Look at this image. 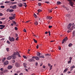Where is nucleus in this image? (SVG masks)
Returning a JSON list of instances; mask_svg holds the SVG:
<instances>
[{
	"mask_svg": "<svg viewBox=\"0 0 75 75\" xmlns=\"http://www.w3.org/2000/svg\"><path fill=\"white\" fill-rule=\"evenodd\" d=\"M18 57H21V56L19 54H19H18Z\"/></svg>",
	"mask_w": 75,
	"mask_h": 75,
	"instance_id": "62",
	"label": "nucleus"
},
{
	"mask_svg": "<svg viewBox=\"0 0 75 75\" xmlns=\"http://www.w3.org/2000/svg\"><path fill=\"white\" fill-rule=\"evenodd\" d=\"M72 44L70 43L69 45V47H71V46H72Z\"/></svg>",
	"mask_w": 75,
	"mask_h": 75,
	"instance_id": "30",
	"label": "nucleus"
},
{
	"mask_svg": "<svg viewBox=\"0 0 75 75\" xmlns=\"http://www.w3.org/2000/svg\"><path fill=\"white\" fill-rule=\"evenodd\" d=\"M38 13H40V12L42 11V10L40 9H39L38 10Z\"/></svg>",
	"mask_w": 75,
	"mask_h": 75,
	"instance_id": "23",
	"label": "nucleus"
},
{
	"mask_svg": "<svg viewBox=\"0 0 75 75\" xmlns=\"http://www.w3.org/2000/svg\"><path fill=\"white\" fill-rule=\"evenodd\" d=\"M69 59H70V61H71L72 60V57H69Z\"/></svg>",
	"mask_w": 75,
	"mask_h": 75,
	"instance_id": "47",
	"label": "nucleus"
},
{
	"mask_svg": "<svg viewBox=\"0 0 75 75\" xmlns=\"http://www.w3.org/2000/svg\"><path fill=\"white\" fill-rule=\"evenodd\" d=\"M67 40H66L64 38V39L63 40V41H64V42L66 41Z\"/></svg>",
	"mask_w": 75,
	"mask_h": 75,
	"instance_id": "46",
	"label": "nucleus"
},
{
	"mask_svg": "<svg viewBox=\"0 0 75 75\" xmlns=\"http://www.w3.org/2000/svg\"><path fill=\"white\" fill-rule=\"evenodd\" d=\"M12 57H13L12 59H16V58H17V57H16V56L14 55H12Z\"/></svg>",
	"mask_w": 75,
	"mask_h": 75,
	"instance_id": "11",
	"label": "nucleus"
},
{
	"mask_svg": "<svg viewBox=\"0 0 75 75\" xmlns=\"http://www.w3.org/2000/svg\"><path fill=\"white\" fill-rule=\"evenodd\" d=\"M35 59H36V60H37V61H38L40 60V58L38 56H36L35 57Z\"/></svg>",
	"mask_w": 75,
	"mask_h": 75,
	"instance_id": "13",
	"label": "nucleus"
},
{
	"mask_svg": "<svg viewBox=\"0 0 75 75\" xmlns=\"http://www.w3.org/2000/svg\"><path fill=\"white\" fill-rule=\"evenodd\" d=\"M18 28H17V27H15V30H17Z\"/></svg>",
	"mask_w": 75,
	"mask_h": 75,
	"instance_id": "42",
	"label": "nucleus"
},
{
	"mask_svg": "<svg viewBox=\"0 0 75 75\" xmlns=\"http://www.w3.org/2000/svg\"><path fill=\"white\" fill-rule=\"evenodd\" d=\"M72 25V24L71 23H69L68 26V28L69 30H72L74 28H71V27Z\"/></svg>",
	"mask_w": 75,
	"mask_h": 75,
	"instance_id": "2",
	"label": "nucleus"
},
{
	"mask_svg": "<svg viewBox=\"0 0 75 75\" xmlns=\"http://www.w3.org/2000/svg\"><path fill=\"white\" fill-rule=\"evenodd\" d=\"M49 20H51V19H52V17H51L50 16H49Z\"/></svg>",
	"mask_w": 75,
	"mask_h": 75,
	"instance_id": "49",
	"label": "nucleus"
},
{
	"mask_svg": "<svg viewBox=\"0 0 75 75\" xmlns=\"http://www.w3.org/2000/svg\"><path fill=\"white\" fill-rule=\"evenodd\" d=\"M65 8V9H66L67 10H69V9L67 8L66 7Z\"/></svg>",
	"mask_w": 75,
	"mask_h": 75,
	"instance_id": "45",
	"label": "nucleus"
},
{
	"mask_svg": "<svg viewBox=\"0 0 75 75\" xmlns=\"http://www.w3.org/2000/svg\"><path fill=\"white\" fill-rule=\"evenodd\" d=\"M14 10L13 9H11L9 11L10 12H13Z\"/></svg>",
	"mask_w": 75,
	"mask_h": 75,
	"instance_id": "31",
	"label": "nucleus"
},
{
	"mask_svg": "<svg viewBox=\"0 0 75 75\" xmlns=\"http://www.w3.org/2000/svg\"><path fill=\"white\" fill-rule=\"evenodd\" d=\"M11 17H9V18L10 20H13L15 18L14 17H15V16L16 15L15 14H11Z\"/></svg>",
	"mask_w": 75,
	"mask_h": 75,
	"instance_id": "1",
	"label": "nucleus"
},
{
	"mask_svg": "<svg viewBox=\"0 0 75 75\" xmlns=\"http://www.w3.org/2000/svg\"><path fill=\"white\" fill-rule=\"evenodd\" d=\"M38 4V6H41V4L40 3H39Z\"/></svg>",
	"mask_w": 75,
	"mask_h": 75,
	"instance_id": "44",
	"label": "nucleus"
},
{
	"mask_svg": "<svg viewBox=\"0 0 75 75\" xmlns=\"http://www.w3.org/2000/svg\"><path fill=\"white\" fill-rule=\"evenodd\" d=\"M16 22L14 21H13L12 23L11 24V25H16Z\"/></svg>",
	"mask_w": 75,
	"mask_h": 75,
	"instance_id": "12",
	"label": "nucleus"
},
{
	"mask_svg": "<svg viewBox=\"0 0 75 75\" xmlns=\"http://www.w3.org/2000/svg\"><path fill=\"white\" fill-rule=\"evenodd\" d=\"M40 54H40V52H38L37 53V56H38V57H39L40 56Z\"/></svg>",
	"mask_w": 75,
	"mask_h": 75,
	"instance_id": "17",
	"label": "nucleus"
},
{
	"mask_svg": "<svg viewBox=\"0 0 75 75\" xmlns=\"http://www.w3.org/2000/svg\"><path fill=\"white\" fill-rule=\"evenodd\" d=\"M28 61L29 62H33V61H35V60L34 59H28Z\"/></svg>",
	"mask_w": 75,
	"mask_h": 75,
	"instance_id": "8",
	"label": "nucleus"
},
{
	"mask_svg": "<svg viewBox=\"0 0 75 75\" xmlns=\"http://www.w3.org/2000/svg\"><path fill=\"white\" fill-rule=\"evenodd\" d=\"M0 4L1 5H3V3H0Z\"/></svg>",
	"mask_w": 75,
	"mask_h": 75,
	"instance_id": "63",
	"label": "nucleus"
},
{
	"mask_svg": "<svg viewBox=\"0 0 75 75\" xmlns=\"http://www.w3.org/2000/svg\"><path fill=\"white\" fill-rule=\"evenodd\" d=\"M20 71H16V73H20Z\"/></svg>",
	"mask_w": 75,
	"mask_h": 75,
	"instance_id": "61",
	"label": "nucleus"
},
{
	"mask_svg": "<svg viewBox=\"0 0 75 75\" xmlns=\"http://www.w3.org/2000/svg\"><path fill=\"white\" fill-rule=\"evenodd\" d=\"M35 64L36 66H37V65H38V63L36 62Z\"/></svg>",
	"mask_w": 75,
	"mask_h": 75,
	"instance_id": "56",
	"label": "nucleus"
},
{
	"mask_svg": "<svg viewBox=\"0 0 75 75\" xmlns=\"http://www.w3.org/2000/svg\"><path fill=\"white\" fill-rule=\"evenodd\" d=\"M23 31L24 32H25V33H26V32H27V31L26 30V29H24L23 30Z\"/></svg>",
	"mask_w": 75,
	"mask_h": 75,
	"instance_id": "36",
	"label": "nucleus"
},
{
	"mask_svg": "<svg viewBox=\"0 0 75 75\" xmlns=\"http://www.w3.org/2000/svg\"><path fill=\"white\" fill-rule=\"evenodd\" d=\"M23 64L24 67H25V68H26V65H27V64L26 63H24Z\"/></svg>",
	"mask_w": 75,
	"mask_h": 75,
	"instance_id": "19",
	"label": "nucleus"
},
{
	"mask_svg": "<svg viewBox=\"0 0 75 75\" xmlns=\"http://www.w3.org/2000/svg\"><path fill=\"white\" fill-rule=\"evenodd\" d=\"M0 27H2V28H4L5 27V26L3 25H0Z\"/></svg>",
	"mask_w": 75,
	"mask_h": 75,
	"instance_id": "18",
	"label": "nucleus"
},
{
	"mask_svg": "<svg viewBox=\"0 0 75 75\" xmlns=\"http://www.w3.org/2000/svg\"><path fill=\"white\" fill-rule=\"evenodd\" d=\"M51 27H52V26H49V28H51Z\"/></svg>",
	"mask_w": 75,
	"mask_h": 75,
	"instance_id": "58",
	"label": "nucleus"
},
{
	"mask_svg": "<svg viewBox=\"0 0 75 75\" xmlns=\"http://www.w3.org/2000/svg\"><path fill=\"white\" fill-rule=\"evenodd\" d=\"M75 67L74 65L72 67H70V68H71V69H73V68H75Z\"/></svg>",
	"mask_w": 75,
	"mask_h": 75,
	"instance_id": "33",
	"label": "nucleus"
},
{
	"mask_svg": "<svg viewBox=\"0 0 75 75\" xmlns=\"http://www.w3.org/2000/svg\"><path fill=\"white\" fill-rule=\"evenodd\" d=\"M33 40L34 42H35V43H37V41L36 40H35V39H33Z\"/></svg>",
	"mask_w": 75,
	"mask_h": 75,
	"instance_id": "28",
	"label": "nucleus"
},
{
	"mask_svg": "<svg viewBox=\"0 0 75 75\" xmlns=\"http://www.w3.org/2000/svg\"><path fill=\"white\" fill-rule=\"evenodd\" d=\"M34 17L35 18H37V15H36V14H35V13H34Z\"/></svg>",
	"mask_w": 75,
	"mask_h": 75,
	"instance_id": "40",
	"label": "nucleus"
},
{
	"mask_svg": "<svg viewBox=\"0 0 75 75\" xmlns=\"http://www.w3.org/2000/svg\"><path fill=\"white\" fill-rule=\"evenodd\" d=\"M24 4L23 6H25V7H27V4H26V3L25 2H24L23 3Z\"/></svg>",
	"mask_w": 75,
	"mask_h": 75,
	"instance_id": "21",
	"label": "nucleus"
},
{
	"mask_svg": "<svg viewBox=\"0 0 75 75\" xmlns=\"http://www.w3.org/2000/svg\"><path fill=\"white\" fill-rule=\"evenodd\" d=\"M16 67H20V65L19 64L17 63H16Z\"/></svg>",
	"mask_w": 75,
	"mask_h": 75,
	"instance_id": "10",
	"label": "nucleus"
},
{
	"mask_svg": "<svg viewBox=\"0 0 75 75\" xmlns=\"http://www.w3.org/2000/svg\"><path fill=\"white\" fill-rule=\"evenodd\" d=\"M9 40L11 42H12V41H14V38L13 37H12L11 38V37H10L9 38Z\"/></svg>",
	"mask_w": 75,
	"mask_h": 75,
	"instance_id": "4",
	"label": "nucleus"
},
{
	"mask_svg": "<svg viewBox=\"0 0 75 75\" xmlns=\"http://www.w3.org/2000/svg\"><path fill=\"white\" fill-rule=\"evenodd\" d=\"M51 55V54H45V56H46V57L47 56H50Z\"/></svg>",
	"mask_w": 75,
	"mask_h": 75,
	"instance_id": "25",
	"label": "nucleus"
},
{
	"mask_svg": "<svg viewBox=\"0 0 75 75\" xmlns=\"http://www.w3.org/2000/svg\"><path fill=\"white\" fill-rule=\"evenodd\" d=\"M52 65H51L50 67V70H51V69H52Z\"/></svg>",
	"mask_w": 75,
	"mask_h": 75,
	"instance_id": "37",
	"label": "nucleus"
},
{
	"mask_svg": "<svg viewBox=\"0 0 75 75\" xmlns=\"http://www.w3.org/2000/svg\"><path fill=\"white\" fill-rule=\"evenodd\" d=\"M35 57H35V56L33 57H32V58L33 59H35Z\"/></svg>",
	"mask_w": 75,
	"mask_h": 75,
	"instance_id": "52",
	"label": "nucleus"
},
{
	"mask_svg": "<svg viewBox=\"0 0 75 75\" xmlns=\"http://www.w3.org/2000/svg\"><path fill=\"white\" fill-rule=\"evenodd\" d=\"M18 54H19V52H14L13 55H17Z\"/></svg>",
	"mask_w": 75,
	"mask_h": 75,
	"instance_id": "9",
	"label": "nucleus"
},
{
	"mask_svg": "<svg viewBox=\"0 0 75 75\" xmlns=\"http://www.w3.org/2000/svg\"><path fill=\"white\" fill-rule=\"evenodd\" d=\"M23 57L25 58V59H27V57L25 56H23Z\"/></svg>",
	"mask_w": 75,
	"mask_h": 75,
	"instance_id": "39",
	"label": "nucleus"
},
{
	"mask_svg": "<svg viewBox=\"0 0 75 75\" xmlns=\"http://www.w3.org/2000/svg\"><path fill=\"white\" fill-rule=\"evenodd\" d=\"M60 4H61V2L58 1L57 2V4L58 5H59Z\"/></svg>",
	"mask_w": 75,
	"mask_h": 75,
	"instance_id": "20",
	"label": "nucleus"
},
{
	"mask_svg": "<svg viewBox=\"0 0 75 75\" xmlns=\"http://www.w3.org/2000/svg\"><path fill=\"white\" fill-rule=\"evenodd\" d=\"M6 50L8 52H9V48H6Z\"/></svg>",
	"mask_w": 75,
	"mask_h": 75,
	"instance_id": "32",
	"label": "nucleus"
},
{
	"mask_svg": "<svg viewBox=\"0 0 75 75\" xmlns=\"http://www.w3.org/2000/svg\"><path fill=\"white\" fill-rule=\"evenodd\" d=\"M9 10H10V9H9V8H8V9L7 10H6V11L7 12H8V11H9Z\"/></svg>",
	"mask_w": 75,
	"mask_h": 75,
	"instance_id": "55",
	"label": "nucleus"
},
{
	"mask_svg": "<svg viewBox=\"0 0 75 75\" xmlns=\"http://www.w3.org/2000/svg\"><path fill=\"white\" fill-rule=\"evenodd\" d=\"M16 7H17V5H15L12 6V8L13 9H15V8H16Z\"/></svg>",
	"mask_w": 75,
	"mask_h": 75,
	"instance_id": "14",
	"label": "nucleus"
},
{
	"mask_svg": "<svg viewBox=\"0 0 75 75\" xmlns=\"http://www.w3.org/2000/svg\"><path fill=\"white\" fill-rule=\"evenodd\" d=\"M68 71V69H66L64 71V72H67Z\"/></svg>",
	"mask_w": 75,
	"mask_h": 75,
	"instance_id": "26",
	"label": "nucleus"
},
{
	"mask_svg": "<svg viewBox=\"0 0 75 75\" xmlns=\"http://www.w3.org/2000/svg\"><path fill=\"white\" fill-rule=\"evenodd\" d=\"M66 17H68V18H70L71 17V15L69 14H67L66 15Z\"/></svg>",
	"mask_w": 75,
	"mask_h": 75,
	"instance_id": "16",
	"label": "nucleus"
},
{
	"mask_svg": "<svg viewBox=\"0 0 75 75\" xmlns=\"http://www.w3.org/2000/svg\"><path fill=\"white\" fill-rule=\"evenodd\" d=\"M12 56H10L7 57L6 59L7 60H10V59H11V58H12Z\"/></svg>",
	"mask_w": 75,
	"mask_h": 75,
	"instance_id": "6",
	"label": "nucleus"
},
{
	"mask_svg": "<svg viewBox=\"0 0 75 75\" xmlns=\"http://www.w3.org/2000/svg\"><path fill=\"white\" fill-rule=\"evenodd\" d=\"M6 42L7 44H10V42L8 40Z\"/></svg>",
	"mask_w": 75,
	"mask_h": 75,
	"instance_id": "35",
	"label": "nucleus"
},
{
	"mask_svg": "<svg viewBox=\"0 0 75 75\" xmlns=\"http://www.w3.org/2000/svg\"><path fill=\"white\" fill-rule=\"evenodd\" d=\"M23 6V4L21 3L19 4V7H22Z\"/></svg>",
	"mask_w": 75,
	"mask_h": 75,
	"instance_id": "24",
	"label": "nucleus"
},
{
	"mask_svg": "<svg viewBox=\"0 0 75 75\" xmlns=\"http://www.w3.org/2000/svg\"><path fill=\"white\" fill-rule=\"evenodd\" d=\"M8 72V71L7 70H4V71H1V75H2L3 74H4V72Z\"/></svg>",
	"mask_w": 75,
	"mask_h": 75,
	"instance_id": "3",
	"label": "nucleus"
},
{
	"mask_svg": "<svg viewBox=\"0 0 75 75\" xmlns=\"http://www.w3.org/2000/svg\"><path fill=\"white\" fill-rule=\"evenodd\" d=\"M48 67H50V66H51V64H50V63H48Z\"/></svg>",
	"mask_w": 75,
	"mask_h": 75,
	"instance_id": "53",
	"label": "nucleus"
},
{
	"mask_svg": "<svg viewBox=\"0 0 75 75\" xmlns=\"http://www.w3.org/2000/svg\"><path fill=\"white\" fill-rule=\"evenodd\" d=\"M12 68H13V67L12 66L9 65L8 66L7 69H12Z\"/></svg>",
	"mask_w": 75,
	"mask_h": 75,
	"instance_id": "7",
	"label": "nucleus"
},
{
	"mask_svg": "<svg viewBox=\"0 0 75 75\" xmlns=\"http://www.w3.org/2000/svg\"><path fill=\"white\" fill-rule=\"evenodd\" d=\"M48 11H49V12H50V13H51V12H52V11H51V10H49Z\"/></svg>",
	"mask_w": 75,
	"mask_h": 75,
	"instance_id": "50",
	"label": "nucleus"
},
{
	"mask_svg": "<svg viewBox=\"0 0 75 75\" xmlns=\"http://www.w3.org/2000/svg\"><path fill=\"white\" fill-rule=\"evenodd\" d=\"M0 70L1 71H4V69L3 68H1L0 69Z\"/></svg>",
	"mask_w": 75,
	"mask_h": 75,
	"instance_id": "38",
	"label": "nucleus"
},
{
	"mask_svg": "<svg viewBox=\"0 0 75 75\" xmlns=\"http://www.w3.org/2000/svg\"><path fill=\"white\" fill-rule=\"evenodd\" d=\"M38 22L37 21H35V22L34 23V24L35 25H38Z\"/></svg>",
	"mask_w": 75,
	"mask_h": 75,
	"instance_id": "15",
	"label": "nucleus"
},
{
	"mask_svg": "<svg viewBox=\"0 0 75 75\" xmlns=\"http://www.w3.org/2000/svg\"><path fill=\"white\" fill-rule=\"evenodd\" d=\"M16 3H17V2H13L12 3V4H16Z\"/></svg>",
	"mask_w": 75,
	"mask_h": 75,
	"instance_id": "48",
	"label": "nucleus"
},
{
	"mask_svg": "<svg viewBox=\"0 0 75 75\" xmlns=\"http://www.w3.org/2000/svg\"><path fill=\"white\" fill-rule=\"evenodd\" d=\"M5 7V6H1V8H4Z\"/></svg>",
	"mask_w": 75,
	"mask_h": 75,
	"instance_id": "34",
	"label": "nucleus"
},
{
	"mask_svg": "<svg viewBox=\"0 0 75 75\" xmlns=\"http://www.w3.org/2000/svg\"><path fill=\"white\" fill-rule=\"evenodd\" d=\"M71 61L70 60L68 62V63L69 64H71Z\"/></svg>",
	"mask_w": 75,
	"mask_h": 75,
	"instance_id": "41",
	"label": "nucleus"
},
{
	"mask_svg": "<svg viewBox=\"0 0 75 75\" xmlns=\"http://www.w3.org/2000/svg\"><path fill=\"white\" fill-rule=\"evenodd\" d=\"M18 40V37H17L16 38V40Z\"/></svg>",
	"mask_w": 75,
	"mask_h": 75,
	"instance_id": "57",
	"label": "nucleus"
},
{
	"mask_svg": "<svg viewBox=\"0 0 75 75\" xmlns=\"http://www.w3.org/2000/svg\"><path fill=\"white\" fill-rule=\"evenodd\" d=\"M6 58L5 57L3 58L2 60V61H3V62H4V61L5 60H6Z\"/></svg>",
	"mask_w": 75,
	"mask_h": 75,
	"instance_id": "22",
	"label": "nucleus"
},
{
	"mask_svg": "<svg viewBox=\"0 0 75 75\" xmlns=\"http://www.w3.org/2000/svg\"><path fill=\"white\" fill-rule=\"evenodd\" d=\"M64 39H66V41H67V40H68V38L67 37H66Z\"/></svg>",
	"mask_w": 75,
	"mask_h": 75,
	"instance_id": "51",
	"label": "nucleus"
},
{
	"mask_svg": "<svg viewBox=\"0 0 75 75\" xmlns=\"http://www.w3.org/2000/svg\"><path fill=\"white\" fill-rule=\"evenodd\" d=\"M45 3H47V4H49L50 3V2L49 1H47L45 2Z\"/></svg>",
	"mask_w": 75,
	"mask_h": 75,
	"instance_id": "43",
	"label": "nucleus"
},
{
	"mask_svg": "<svg viewBox=\"0 0 75 75\" xmlns=\"http://www.w3.org/2000/svg\"><path fill=\"white\" fill-rule=\"evenodd\" d=\"M75 27V24L73 23L72 24V28H74V27Z\"/></svg>",
	"mask_w": 75,
	"mask_h": 75,
	"instance_id": "27",
	"label": "nucleus"
},
{
	"mask_svg": "<svg viewBox=\"0 0 75 75\" xmlns=\"http://www.w3.org/2000/svg\"><path fill=\"white\" fill-rule=\"evenodd\" d=\"M42 58H44L45 57H44V56H42Z\"/></svg>",
	"mask_w": 75,
	"mask_h": 75,
	"instance_id": "64",
	"label": "nucleus"
},
{
	"mask_svg": "<svg viewBox=\"0 0 75 75\" xmlns=\"http://www.w3.org/2000/svg\"><path fill=\"white\" fill-rule=\"evenodd\" d=\"M23 75V74L22 73H21L19 75Z\"/></svg>",
	"mask_w": 75,
	"mask_h": 75,
	"instance_id": "59",
	"label": "nucleus"
},
{
	"mask_svg": "<svg viewBox=\"0 0 75 75\" xmlns=\"http://www.w3.org/2000/svg\"><path fill=\"white\" fill-rule=\"evenodd\" d=\"M8 64V61L7 60L5 61L4 63V65H7Z\"/></svg>",
	"mask_w": 75,
	"mask_h": 75,
	"instance_id": "5",
	"label": "nucleus"
},
{
	"mask_svg": "<svg viewBox=\"0 0 75 75\" xmlns=\"http://www.w3.org/2000/svg\"><path fill=\"white\" fill-rule=\"evenodd\" d=\"M10 3V1H6L5 2V3L8 4Z\"/></svg>",
	"mask_w": 75,
	"mask_h": 75,
	"instance_id": "29",
	"label": "nucleus"
},
{
	"mask_svg": "<svg viewBox=\"0 0 75 75\" xmlns=\"http://www.w3.org/2000/svg\"><path fill=\"white\" fill-rule=\"evenodd\" d=\"M6 18H3L1 19L2 20H5V19Z\"/></svg>",
	"mask_w": 75,
	"mask_h": 75,
	"instance_id": "60",
	"label": "nucleus"
},
{
	"mask_svg": "<svg viewBox=\"0 0 75 75\" xmlns=\"http://www.w3.org/2000/svg\"><path fill=\"white\" fill-rule=\"evenodd\" d=\"M38 47H39V45H37V46H36V48L37 49H38Z\"/></svg>",
	"mask_w": 75,
	"mask_h": 75,
	"instance_id": "54",
	"label": "nucleus"
}]
</instances>
